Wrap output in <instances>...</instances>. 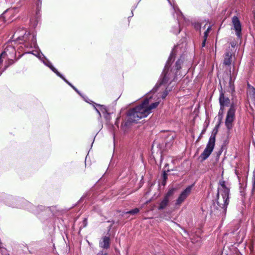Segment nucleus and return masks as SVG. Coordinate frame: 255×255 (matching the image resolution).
<instances>
[{"mask_svg": "<svg viewBox=\"0 0 255 255\" xmlns=\"http://www.w3.org/2000/svg\"><path fill=\"white\" fill-rule=\"evenodd\" d=\"M14 63V61L12 59H10L9 60H8V61L7 62V63H5V65L4 66V70H5L8 67H9L10 65L13 64V63Z\"/></svg>", "mask_w": 255, "mask_h": 255, "instance_id": "obj_32", "label": "nucleus"}, {"mask_svg": "<svg viewBox=\"0 0 255 255\" xmlns=\"http://www.w3.org/2000/svg\"><path fill=\"white\" fill-rule=\"evenodd\" d=\"M217 130V131H218V129L216 128H215L214 129V130H213V132H212V133H215Z\"/></svg>", "mask_w": 255, "mask_h": 255, "instance_id": "obj_42", "label": "nucleus"}, {"mask_svg": "<svg viewBox=\"0 0 255 255\" xmlns=\"http://www.w3.org/2000/svg\"><path fill=\"white\" fill-rule=\"evenodd\" d=\"M139 211V209L137 208H134L129 211H128L125 213L126 214L135 215L137 214Z\"/></svg>", "mask_w": 255, "mask_h": 255, "instance_id": "obj_26", "label": "nucleus"}, {"mask_svg": "<svg viewBox=\"0 0 255 255\" xmlns=\"http://www.w3.org/2000/svg\"><path fill=\"white\" fill-rule=\"evenodd\" d=\"M193 185L188 186L180 194L175 203L176 206H180L191 192Z\"/></svg>", "mask_w": 255, "mask_h": 255, "instance_id": "obj_8", "label": "nucleus"}, {"mask_svg": "<svg viewBox=\"0 0 255 255\" xmlns=\"http://www.w3.org/2000/svg\"><path fill=\"white\" fill-rule=\"evenodd\" d=\"M219 185L221 187H218L217 189L213 212L218 216L223 217L226 215L229 205L230 190V188L226 186L224 180H220Z\"/></svg>", "mask_w": 255, "mask_h": 255, "instance_id": "obj_2", "label": "nucleus"}, {"mask_svg": "<svg viewBox=\"0 0 255 255\" xmlns=\"http://www.w3.org/2000/svg\"><path fill=\"white\" fill-rule=\"evenodd\" d=\"M8 11V10H6V11H5L3 13H2V14H4L6 12H7Z\"/></svg>", "mask_w": 255, "mask_h": 255, "instance_id": "obj_44", "label": "nucleus"}, {"mask_svg": "<svg viewBox=\"0 0 255 255\" xmlns=\"http://www.w3.org/2000/svg\"><path fill=\"white\" fill-rule=\"evenodd\" d=\"M28 37L27 40H23L25 43V46L29 48H36L38 46L36 43V35L34 34H31L29 32H27Z\"/></svg>", "mask_w": 255, "mask_h": 255, "instance_id": "obj_12", "label": "nucleus"}, {"mask_svg": "<svg viewBox=\"0 0 255 255\" xmlns=\"http://www.w3.org/2000/svg\"><path fill=\"white\" fill-rule=\"evenodd\" d=\"M98 255H108L107 253L104 252L103 251H100L98 254Z\"/></svg>", "mask_w": 255, "mask_h": 255, "instance_id": "obj_40", "label": "nucleus"}, {"mask_svg": "<svg viewBox=\"0 0 255 255\" xmlns=\"http://www.w3.org/2000/svg\"><path fill=\"white\" fill-rule=\"evenodd\" d=\"M91 102H92V106L94 107V108L95 110V111H96V112L97 113V114L99 115V118H101L102 116H101V111H100V108H98L96 106V104H97L95 103L93 101H91Z\"/></svg>", "mask_w": 255, "mask_h": 255, "instance_id": "obj_27", "label": "nucleus"}, {"mask_svg": "<svg viewBox=\"0 0 255 255\" xmlns=\"http://www.w3.org/2000/svg\"><path fill=\"white\" fill-rule=\"evenodd\" d=\"M59 77L64 80L66 83L69 85L77 94H78L79 95H81V93L74 85H73L70 82H69L62 74H61Z\"/></svg>", "mask_w": 255, "mask_h": 255, "instance_id": "obj_19", "label": "nucleus"}, {"mask_svg": "<svg viewBox=\"0 0 255 255\" xmlns=\"http://www.w3.org/2000/svg\"><path fill=\"white\" fill-rule=\"evenodd\" d=\"M42 1V0H37V1L36 2V14L37 16V18L36 19H34L33 21L32 19L30 20V24H31V26L33 27H35L37 25V24H38V19H37L38 15L39 12L41 10Z\"/></svg>", "mask_w": 255, "mask_h": 255, "instance_id": "obj_14", "label": "nucleus"}, {"mask_svg": "<svg viewBox=\"0 0 255 255\" xmlns=\"http://www.w3.org/2000/svg\"><path fill=\"white\" fill-rule=\"evenodd\" d=\"M232 62V54L231 52L227 51L225 53L223 64L226 66L231 65Z\"/></svg>", "mask_w": 255, "mask_h": 255, "instance_id": "obj_17", "label": "nucleus"}, {"mask_svg": "<svg viewBox=\"0 0 255 255\" xmlns=\"http://www.w3.org/2000/svg\"><path fill=\"white\" fill-rule=\"evenodd\" d=\"M175 137V135L174 134H170L167 136L165 141L166 145L168 146V144H169L170 143L173 142Z\"/></svg>", "mask_w": 255, "mask_h": 255, "instance_id": "obj_23", "label": "nucleus"}, {"mask_svg": "<svg viewBox=\"0 0 255 255\" xmlns=\"http://www.w3.org/2000/svg\"><path fill=\"white\" fill-rule=\"evenodd\" d=\"M219 100L220 107H228L230 103L229 98L225 96L222 89H221V91L220 92Z\"/></svg>", "mask_w": 255, "mask_h": 255, "instance_id": "obj_13", "label": "nucleus"}, {"mask_svg": "<svg viewBox=\"0 0 255 255\" xmlns=\"http://www.w3.org/2000/svg\"><path fill=\"white\" fill-rule=\"evenodd\" d=\"M57 206H53L51 207H44L43 206H40L38 208H40L41 210H44L46 214H52V215H55L57 211Z\"/></svg>", "mask_w": 255, "mask_h": 255, "instance_id": "obj_16", "label": "nucleus"}, {"mask_svg": "<svg viewBox=\"0 0 255 255\" xmlns=\"http://www.w3.org/2000/svg\"><path fill=\"white\" fill-rule=\"evenodd\" d=\"M169 202V200L164 197L163 200L161 201L160 205L158 207V210H161L165 209L168 205Z\"/></svg>", "mask_w": 255, "mask_h": 255, "instance_id": "obj_20", "label": "nucleus"}, {"mask_svg": "<svg viewBox=\"0 0 255 255\" xmlns=\"http://www.w3.org/2000/svg\"><path fill=\"white\" fill-rule=\"evenodd\" d=\"M177 47V46H175L171 52L157 83L152 89L147 93V98L145 99L140 105L128 111L127 114L128 119L124 124L125 127H128L129 123H137L140 119L146 117L151 113V110L156 108L159 105V102H156L148 106L149 99L152 98L151 95L156 92L160 86H165L167 84H170L180 75V70L184 61L183 55H181L174 65L172 66V63L175 58Z\"/></svg>", "mask_w": 255, "mask_h": 255, "instance_id": "obj_1", "label": "nucleus"}, {"mask_svg": "<svg viewBox=\"0 0 255 255\" xmlns=\"http://www.w3.org/2000/svg\"><path fill=\"white\" fill-rule=\"evenodd\" d=\"M173 8L177 15V25L172 28L171 32L174 34L177 35L181 31L179 21L181 17H183V15L181 10L178 7H175L173 6Z\"/></svg>", "mask_w": 255, "mask_h": 255, "instance_id": "obj_11", "label": "nucleus"}, {"mask_svg": "<svg viewBox=\"0 0 255 255\" xmlns=\"http://www.w3.org/2000/svg\"><path fill=\"white\" fill-rule=\"evenodd\" d=\"M221 121H219V124H218V125H217L216 126V127H215V128H216L218 129L219 127V126H220V124H221Z\"/></svg>", "mask_w": 255, "mask_h": 255, "instance_id": "obj_41", "label": "nucleus"}, {"mask_svg": "<svg viewBox=\"0 0 255 255\" xmlns=\"http://www.w3.org/2000/svg\"><path fill=\"white\" fill-rule=\"evenodd\" d=\"M120 117H117L116 119V121L115 123V125L117 126V127H119V123L120 121Z\"/></svg>", "mask_w": 255, "mask_h": 255, "instance_id": "obj_38", "label": "nucleus"}, {"mask_svg": "<svg viewBox=\"0 0 255 255\" xmlns=\"http://www.w3.org/2000/svg\"><path fill=\"white\" fill-rule=\"evenodd\" d=\"M248 89H250L251 90V92L255 91V88L253 86L251 85L249 83L247 84Z\"/></svg>", "mask_w": 255, "mask_h": 255, "instance_id": "obj_34", "label": "nucleus"}, {"mask_svg": "<svg viewBox=\"0 0 255 255\" xmlns=\"http://www.w3.org/2000/svg\"><path fill=\"white\" fill-rule=\"evenodd\" d=\"M210 30H211V27L209 26L208 27V28L206 29V30L205 31V32H204V38H207V37H208V33L210 32Z\"/></svg>", "mask_w": 255, "mask_h": 255, "instance_id": "obj_33", "label": "nucleus"}, {"mask_svg": "<svg viewBox=\"0 0 255 255\" xmlns=\"http://www.w3.org/2000/svg\"><path fill=\"white\" fill-rule=\"evenodd\" d=\"M137 5V4L136 5L133 6L132 7V9H131V16H129V17H128V18H130V17H132V16H133V10H135V9L136 8Z\"/></svg>", "mask_w": 255, "mask_h": 255, "instance_id": "obj_37", "label": "nucleus"}, {"mask_svg": "<svg viewBox=\"0 0 255 255\" xmlns=\"http://www.w3.org/2000/svg\"><path fill=\"white\" fill-rule=\"evenodd\" d=\"M217 133V130L215 133L211 134L209 139L208 142L206 145V148L200 155L199 158H201V161L207 159L213 151L215 145L216 136Z\"/></svg>", "mask_w": 255, "mask_h": 255, "instance_id": "obj_4", "label": "nucleus"}, {"mask_svg": "<svg viewBox=\"0 0 255 255\" xmlns=\"http://www.w3.org/2000/svg\"><path fill=\"white\" fill-rule=\"evenodd\" d=\"M206 131V128H204L202 130L201 134H200V135L199 136V137H198L197 139V141H198L202 137V134L204 133V132Z\"/></svg>", "mask_w": 255, "mask_h": 255, "instance_id": "obj_36", "label": "nucleus"}, {"mask_svg": "<svg viewBox=\"0 0 255 255\" xmlns=\"http://www.w3.org/2000/svg\"><path fill=\"white\" fill-rule=\"evenodd\" d=\"M28 34L27 31L23 28H19L14 33L10 40L12 42H18L19 43H23V40H27Z\"/></svg>", "mask_w": 255, "mask_h": 255, "instance_id": "obj_6", "label": "nucleus"}, {"mask_svg": "<svg viewBox=\"0 0 255 255\" xmlns=\"http://www.w3.org/2000/svg\"><path fill=\"white\" fill-rule=\"evenodd\" d=\"M96 106L100 108L101 113H102L103 115L108 112V108L106 106L103 105L96 104Z\"/></svg>", "mask_w": 255, "mask_h": 255, "instance_id": "obj_24", "label": "nucleus"}, {"mask_svg": "<svg viewBox=\"0 0 255 255\" xmlns=\"http://www.w3.org/2000/svg\"><path fill=\"white\" fill-rule=\"evenodd\" d=\"M175 190L176 189L174 188H169L164 197L169 200L170 197L174 194Z\"/></svg>", "mask_w": 255, "mask_h": 255, "instance_id": "obj_21", "label": "nucleus"}, {"mask_svg": "<svg viewBox=\"0 0 255 255\" xmlns=\"http://www.w3.org/2000/svg\"><path fill=\"white\" fill-rule=\"evenodd\" d=\"M168 165V164H166L165 166L166 167V166H167Z\"/></svg>", "mask_w": 255, "mask_h": 255, "instance_id": "obj_45", "label": "nucleus"}, {"mask_svg": "<svg viewBox=\"0 0 255 255\" xmlns=\"http://www.w3.org/2000/svg\"><path fill=\"white\" fill-rule=\"evenodd\" d=\"M206 40H207V38H204V40H203V41L202 42V46L203 47L205 46Z\"/></svg>", "mask_w": 255, "mask_h": 255, "instance_id": "obj_39", "label": "nucleus"}, {"mask_svg": "<svg viewBox=\"0 0 255 255\" xmlns=\"http://www.w3.org/2000/svg\"><path fill=\"white\" fill-rule=\"evenodd\" d=\"M83 99V100L86 102L87 103H89L91 105H92V102H91V101H92L91 100H89L88 98V97H87L86 96L84 95V94H83L82 93H81V95H80Z\"/></svg>", "mask_w": 255, "mask_h": 255, "instance_id": "obj_30", "label": "nucleus"}, {"mask_svg": "<svg viewBox=\"0 0 255 255\" xmlns=\"http://www.w3.org/2000/svg\"><path fill=\"white\" fill-rule=\"evenodd\" d=\"M10 49L11 50V52L15 54V50L13 46H7L4 50L0 54V64L2 62L3 59L2 58L4 55H7V52L8 50Z\"/></svg>", "mask_w": 255, "mask_h": 255, "instance_id": "obj_18", "label": "nucleus"}, {"mask_svg": "<svg viewBox=\"0 0 255 255\" xmlns=\"http://www.w3.org/2000/svg\"><path fill=\"white\" fill-rule=\"evenodd\" d=\"M1 73H2V72H0V76L1 75Z\"/></svg>", "mask_w": 255, "mask_h": 255, "instance_id": "obj_46", "label": "nucleus"}, {"mask_svg": "<svg viewBox=\"0 0 255 255\" xmlns=\"http://www.w3.org/2000/svg\"><path fill=\"white\" fill-rule=\"evenodd\" d=\"M193 185L188 186L180 194L175 203L176 206H180L191 192Z\"/></svg>", "mask_w": 255, "mask_h": 255, "instance_id": "obj_9", "label": "nucleus"}, {"mask_svg": "<svg viewBox=\"0 0 255 255\" xmlns=\"http://www.w3.org/2000/svg\"><path fill=\"white\" fill-rule=\"evenodd\" d=\"M232 28L235 31L236 35L238 39L242 38V24L238 16L234 15L232 18Z\"/></svg>", "mask_w": 255, "mask_h": 255, "instance_id": "obj_7", "label": "nucleus"}, {"mask_svg": "<svg viewBox=\"0 0 255 255\" xmlns=\"http://www.w3.org/2000/svg\"><path fill=\"white\" fill-rule=\"evenodd\" d=\"M104 118L107 122H110L111 118V113L108 112L106 114L104 115Z\"/></svg>", "mask_w": 255, "mask_h": 255, "instance_id": "obj_29", "label": "nucleus"}, {"mask_svg": "<svg viewBox=\"0 0 255 255\" xmlns=\"http://www.w3.org/2000/svg\"><path fill=\"white\" fill-rule=\"evenodd\" d=\"M236 105L232 103L228 110L225 120V126L228 130L232 129L233 127V122L235 119Z\"/></svg>", "mask_w": 255, "mask_h": 255, "instance_id": "obj_5", "label": "nucleus"}, {"mask_svg": "<svg viewBox=\"0 0 255 255\" xmlns=\"http://www.w3.org/2000/svg\"><path fill=\"white\" fill-rule=\"evenodd\" d=\"M224 108L225 107H220V110L218 113L219 121H221L223 119L224 113Z\"/></svg>", "mask_w": 255, "mask_h": 255, "instance_id": "obj_25", "label": "nucleus"}, {"mask_svg": "<svg viewBox=\"0 0 255 255\" xmlns=\"http://www.w3.org/2000/svg\"><path fill=\"white\" fill-rule=\"evenodd\" d=\"M110 238L109 236H104L103 237L102 240L99 242L100 248L107 250L110 248Z\"/></svg>", "mask_w": 255, "mask_h": 255, "instance_id": "obj_15", "label": "nucleus"}, {"mask_svg": "<svg viewBox=\"0 0 255 255\" xmlns=\"http://www.w3.org/2000/svg\"><path fill=\"white\" fill-rule=\"evenodd\" d=\"M255 191V168L253 173L252 177V192Z\"/></svg>", "mask_w": 255, "mask_h": 255, "instance_id": "obj_28", "label": "nucleus"}, {"mask_svg": "<svg viewBox=\"0 0 255 255\" xmlns=\"http://www.w3.org/2000/svg\"><path fill=\"white\" fill-rule=\"evenodd\" d=\"M9 200L12 201L11 204L7 203L8 206L12 208H22L27 210L36 216L39 215L41 213H45L44 210H41L38 208L41 205L37 206H34L31 203L23 198H16L10 197Z\"/></svg>", "mask_w": 255, "mask_h": 255, "instance_id": "obj_3", "label": "nucleus"}, {"mask_svg": "<svg viewBox=\"0 0 255 255\" xmlns=\"http://www.w3.org/2000/svg\"><path fill=\"white\" fill-rule=\"evenodd\" d=\"M169 171H170V170H167V171L165 170H164L163 172V175H162V181L161 182V184L163 186H165L166 185V181L168 179V175H167V172H169Z\"/></svg>", "mask_w": 255, "mask_h": 255, "instance_id": "obj_22", "label": "nucleus"}, {"mask_svg": "<svg viewBox=\"0 0 255 255\" xmlns=\"http://www.w3.org/2000/svg\"><path fill=\"white\" fill-rule=\"evenodd\" d=\"M168 2L171 5V1H170V0H167Z\"/></svg>", "mask_w": 255, "mask_h": 255, "instance_id": "obj_43", "label": "nucleus"}, {"mask_svg": "<svg viewBox=\"0 0 255 255\" xmlns=\"http://www.w3.org/2000/svg\"><path fill=\"white\" fill-rule=\"evenodd\" d=\"M87 218H84L83 221V227L82 228H85L87 226Z\"/></svg>", "mask_w": 255, "mask_h": 255, "instance_id": "obj_35", "label": "nucleus"}, {"mask_svg": "<svg viewBox=\"0 0 255 255\" xmlns=\"http://www.w3.org/2000/svg\"><path fill=\"white\" fill-rule=\"evenodd\" d=\"M37 56L45 66L49 67L57 76L59 77L60 76L61 74L58 71L51 62L42 53H38Z\"/></svg>", "mask_w": 255, "mask_h": 255, "instance_id": "obj_10", "label": "nucleus"}, {"mask_svg": "<svg viewBox=\"0 0 255 255\" xmlns=\"http://www.w3.org/2000/svg\"><path fill=\"white\" fill-rule=\"evenodd\" d=\"M170 91V89L168 90V87H166L165 91L163 92L162 94V99H165L166 96H167V95L168 94V93Z\"/></svg>", "mask_w": 255, "mask_h": 255, "instance_id": "obj_31", "label": "nucleus"}]
</instances>
